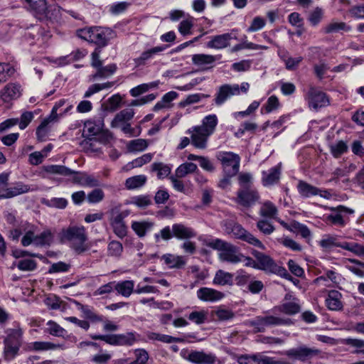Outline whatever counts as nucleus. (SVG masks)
<instances>
[{
	"mask_svg": "<svg viewBox=\"0 0 364 364\" xmlns=\"http://www.w3.org/2000/svg\"><path fill=\"white\" fill-rule=\"evenodd\" d=\"M54 239V233L50 229H46L40 234H36L35 246L45 247L50 246Z\"/></svg>",
	"mask_w": 364,
	"mask_h": 364,
	"instance_id": "nucleus-35",
	"label": "nucleus"
},
{
	"mask_svg": "<svg viewBox=\"0 0 364 364\" xmlns=\"http://www.w3.org/2000/svg\"><path fill=\"white\" fill-rule=\"evenodd\" d=\"M240 95V85L237 84H225L219 87L214 99L217 105H223L228 99Z\"/></svg>",
	"mask_w": 364,
	"mask_h": 364,
	"instance_id": "nucleus-15",
	"label": "nucleus"
},
{
	"mask_svg": "<svg viewBox=\"0 0 364 364\" xmlns=\"http://www.w3.org/2000/svg\"><path fill=\"white\" fill-rule=\"evenodd\" d=\"M65 348L67 347L63 343H54L48 341H35L28 345V349L30 351H46Z\"/></svg>",
	"mask_w": 364,
	"mask_h": 364,
	"instance_id": "nucleus-21",
	"label": "nucleus"
},
{
	"mask_svg": "<svg viewBox=\"0 0 364 364\" xmlns=\"http://www.w3.org/2000/svg\"><path fill=\"white\" fill-rule=\"evenodd\" d=\"M252 255L257 260V269L276 274L289 280H292V277L288 273L287 270L284 267L278 265L270 256L257 250H253Z\"/></svg>",
	"mask_w": 364,
	"mask_h": 364,
	"instance_id": "nucleus-5",
	"label": "nucleus"
},
{
	"mask_svg": "<svg viewBox=\"0 0 364 364\" xmlns=\"http://www.w3.org/2000/svg\"><path fill=\"white\" fill-rule=\"evenodd\" d=\"M131 203L139 208H145L151 204V200L149 196L141 195L132 198Z\"/></svg>",
	"mask_w": 364,
	"mask_h": 364,
	"instance_id": "nucleus-64",
	"label": "nucleus"
},
{
	"mask_svg": "<svg viewBox=\"0 0 364 364\" xmlns=\"http://www.w3.org/2000/svg\"><path fill=\"white\" fill-rule=\"evenodd\" d=\"M341 299L342 294L338 291L331 290L326 299V305L331 311H339L343 308Z\"/></svg>",
	"mask_w": 364,
	"mask_h": 364,
	"instance_id": "nucleus-24",
	"label": "nucleus"
},
{
	"mask_svg": "<svg viewBox=\"0 0 364 364\" xmlns=\"http://www.w3.org/2000/svg\"><path fill=\"white\" fill-rule=\"evenodd\" d=\"M341 31L348 32L351 31V27L347 25L345 22H338L335 20H332L322 28V32L325 34L338 33Z\"/></svg>",
	"mask_w": 364,
	"mask_h": 364,
	"instance_id": "nucleus-31",
	"label": "nucleus"
},
{
	"mask_svg": "<svg viewBox=\"0 0 364 364\" xmlns=\"http://www.w3.org/2000/svg\"><path fill=\"white\" fill-rule=\"evenodd\" d=\"M232 39L231 34L223 33L221 35L215 36L212 39L207 43V47L214 49H223L230 45V41Z\"/></svg>",
	"mask_w": 364,
	"mask_h": 364,
	"instance_id": "nucleus-25",
	"label": "nucleus"
},
{
	"mask_svg": "<svg viewBox=\"0 0 364 364\" xmlns=\"http://www.w3.org/2000/svg\"><path fill=\"white\" fill-rule=\"evenodd\" d=\"M135 359L129 364H146L149 358V353L144 348L134 350Z\"/></svg>",
	"mask_w": 364,
	"mask_h": 364,
	"instance_id": "nucleus-55",
	"label": "nucleus"
},
{
	"mask_svg": "<svg viewBox=\"0 0 364 364\" xmlns=\"http://www.w3.org/2000/svg\"><path fill=\"white\" fill-rule=\"evenodd\" d=\"M296 188L300 196L304 198L317 196L319 193V188L301 180L298 182Z\"/></svg>",
	"mask_w": 364,
	"mask_h": 364,
	"instance_id": "nucleus-33",
	"label": "nucleus"
},
{
	"mask_svg": "<svg viewBox=\"0 0 364 364\" xmlns=\"http://www.w3.org/2000/svg\"><path fill=\"white\" fill-rule=\"evenodd\" d=\"M29 8L33 10L38 18L43 16L51 18L50 11H48L46 0H25Z\"/></svg>",
	"mask_w": 364,
	"mask_h": 364,
	"instance_id": "nucleus-23",
	"label": "nucleus"
},
{
	"mask_svg": "<svg viewBox=\"0 0 364 364\" xmlns=\"http://www.w3.org/2000/svg\"><path fill=\"white\" fill-rule=\"evenodd\" d=\"M146 337L151 341H159L165 343H172L174 342L182 343L184 341L183 338L173 337L169 335L161 334L155 332H147Z\"/></svg>",
	"mask_w": 364,
	"mask_h": 364,
	"instance_id": "nucleus-38",
	"label": "nucleus"
},
{
	"mask_svg": "<svg viewBox=\"0 0 364 364\" xmlns=\"http://www.w3.org/2000/svg\"><path fill=\"white\" fill-rule=\"evenodd\" d=\"M37 227L27 222L21 223L17 228L10 230L9 238L14 241H18L23 235L21 243L23 247L31 245H35Z\"/></svg>",
	"mask_w": 364,
	"mask_h": 364,
	"instance_id": "nucleus-7",
	"label": "nucleus"
},
{
	"mask_svg": "<svg viewBox=\"0 0 364 364\" xmlns=\"http://www.w3.org/2000/svg\"><path fill=\"white\" fill-rule=\"evenodd\" d=\"M280 169L278 166L273 167L267 171L262 172V183L264 186H271L277 183L280 177Z\"/></svg>",
	"mask_w": 364,
	"mask_h": 364,
	"instance_id": "nucleus-32",
	"label": "nucleus"
},
{
	"mask_svg": "<svg viewBox=\"0 0 364 364\" xmlns=\"http://www.w3.org/2000/svg\"><path fill=\"white\" fill-rule=\"evenodd\" d=\"M285 53H287V52H284L283 55H281L280 53H279V55L285 63L286 68L288 70H296L300 63L303 60V58L301 56L296 58L287 57Z\"/></svg>",
	"mask_w": 364,
	"mask_h": 364,
	"instance_id": "nucleus-50",
	"label": "nucleus"
},
{
	"mask_svg": "<svg viewBox=\"0 0 364 364\" xmlns=\"http://www.w3.org/2000/svg\"><path fill=\"white\" fill-rule=\"evenodd\" d=\"M154 226V223L149 221H134L132 224V228L134 232L140 237L146 235L148 230H150Z\"/></svg>",
	"mask_w": 364,
	"mask_h": 364,
	"instance_id": "nucleus-41",
	"label": "nucleus"
},
{
	"mask_svg": "<svg viewBox=\"0 0 364 364\" xmlns=\"http://www.w3.org/2000/svg\"><path fill=\"white\" fill-rule=\"evenodd\" d=\"M9 174L2 173L0 174V199L9 198L10 188L8 187Z\"/></svg>",
	"mask_w": 364,
	"mask_h": 364,
	"instance_id": "nucleus-54",
	"label": "nucleus"
},
{
	"mask_svg": "<svg viewBox=\"0 0 364 364\" xmlns=\"http://www.w3.org/2000/svg\"><path fill=\"white\" fill-rule=\"evenodd\" d=\"M14 73V68L9 63H0V83L6 81Z\"/></svg>",
	"mask_w": 364,
	"mask_h": 364,
	"instance_id": "nucleus-61",
	"label": "nucleus"
},
{
	"mask_svg": "<svg viewBox=\"0 0 364 364\" xmlns=\"http://www.w3.org/2000/svg\"><path fill=\"white\" fill-rule=\"evenodd\" d=\"M289 318H282L274 316H257L251 321V325L259 332H263L266 327L291 324Z\"/></svg>",
	"mask_w": 364,
	"mask_h": 364,
	"instance_id": "nucleus-10",
	"label": "nucleus"
},
{
	"mask_svg": "<svg viewBox=\"0 0 364 364\" xmlns=\"http://www.w3.org/2000/svg\"><path fill=\"white\" fill-rule=\"evenodd\" d=\"M134 115V111L132 108L122 109L117 113L112 121V127L122 126L125 123H129Z\"/></svg>",
	"mask_w": 364,
	"mask_h": 364,
	"instance_id": "nucleus-30",
	"label": "nucleus"
},
{
	"mask_svg": "<svg viewBox=\"0 0 364 364\" xmlns=\"http://www.w3.org/2000/svg\"><path fill=\"white\" fill-rule=\"evenodd\" d=\"M93 340H100L111 346H132L140 340V335L135 331L125 333L92 335Z\"/></svg>",
	"mask_w": 364,
	"mask_h": 364,
	"instance_id": "nucleus-6",
	"label": "nucleus"
},
{
	"mask_svg": "<svg viewBox=\"0 0 364 364\" xmlns=\"http://www.w3.org/2000/svg\"><path fill=\"white\" fill-rule=\"evenodd\" d=\"M60 237L62 242H68L70 247L77 255H82L90 249L86 230L82 225H73L63 229Z\"/></svg>",
	"mask_w": 364,
	"mask_h": 364,
	"instance_id": "nucleus-1",
	"label": "nucleus"
},
{
	"mask_svg": "<svg viewBox=\"0 0 364 364\" xmlns=\"http://www.w3.org/2000/svg\"><path fill=\"white\" fill-rule=\"evenodd\" d=\"M205 245L218 250V257L223 262L231 264L241 262L242 252L240 248L230 242L216 238L206 240Z\"/></svg>",
	"mask_w": 364,
	"mask_h": 364,
	"instance_id": "nucleus-3",
	"label": "nucleus"
},
{
	"mask_svg": "<svg viewBox=\"0 0 364 364\" xmlns=\"http://www.w3.org/2000/svg\"><path fill=\"white\" fill-rule=\"evenodd\" d=\"M187 132L191 135V144L193 146L200 149H205L207 147V142L209 136L208 133L198 126L193 127Z\"/></svg>",
	"mask_w": 364,
	"mask_h": 364,
	"instance_id": "nucleus-16",
	"label": "nucleus"
},
{
	"mask_svg": "<svg viewBox=\"0 0 364 364\" xmlns=\"http://www.w3.org/2000/svg\"><path fill=\"white\" fill-rule=\"evenodd\" d=\"M34 190L35 188H31L28 185L18 183L14 187L10 188L9 198Z\"/></svg>",
	"mask_w": 364,
	"mask_h": 364,
	"instance_id": "nucleus-57",
	"label": "nucleus"
},
{
	"mask_svg": "<svg viewBox=\"0 0 364 364\" xmlns=\"http://www.w3.org/2000/svg\"><path fill=\"white\" fill-rule=\"evenodd\" d=\"M108 255L112 257H119L123 252L122 244L117 240H112L108 244Z\"/></svg>",
	"mask_w": 364,
	"mask_h": 364,
	"instance_id": "nucleus-59",
	"label": "nucleus"
},
{
	"mask_svg": "<svg viewBox=\"0 0 364 364\" xmlns=\"http://www.w3.org/2000/svg\"><path fill=\"white\" fill-rule=\"evenodd\" d=\"M116 70L117 66L114 64H110L105 67L101 66L97 68L96 73L93 75L92 77L93 79L107 77L114 74Z\"/></svg>",
	"mask_w": 364,
	"mask_h": 364,
	"instance_id": "nucleus-53",
	"label": "nucleus"
},
{
	"mask_svg": "<svg viewBox=\"0 0 364 364\" xmlns=\"http://www.w3.org/2000/svg\"><path fill=\"white\" fill-rule=\"evenodd\" d=\"M320 353L318 349L309 348L305 346L294 348L286 350L283 354L290 358L304 361L307 358L317 355Z\"/></svg>",
	"mask_w": 364,
	"mask_h": 364,
	"instance_id": "nucleus-14",
	"label": "nucleus"
},
{
	"mask_svg": "<svg viewBox=\"0 0 364 364\" xmlns=\"http://www.w3.org/2000/svg\"><path fill=\"white\" fill-rule=\"evenodd\" d=\"M194 25V18L188 15V17L182 20L178 26V32L183 36H186L192 34V29Z\"/></svg>",
	"mask_w": 364,
	"mask_h": 364,
	"instance_id": "nucleus-43",
	"label": "nucleus"
},
{
	"mask_svg": "<svg viewBox=\"0 0 364 364\" xmlns=\"http://www.w3.org/2000/svg\"><path fill=\"white\" fill-rule=\"evenodd\" d=\"M319 245L324 250H330L334 247H339L340 242L337 236L326 235L319 241Z\"/></svg>",
	"mask_w": 364,
	"mask_h": 364,
	"instance_id": "nucleus-51",
	"label": "nucleus"
},
{
	"mask_svg": "<svg viewBox=\"0 0 364 364\" xmlns=\"http://www.w3.org/2000/svg\"><path fill=\"white\" fill-rule=\"evenodd\" d=\"M198 299L205 302H215L224 298L225 294L215 289L201 287L196 292Z\"/></svg>",
	"mask_w": 364,
	"mask_h": 364,
	"instance_id": "nucleus-17",
	"label": "nucleus"
},
{
	"mask_svg": "<svg viewBox=\"0 0 364 364\" xmlns=\"http://www.w3.org/2000/svg\"><path fill=\"white\" fill-rule=\"evenodd\" d=\"M134 282L132 280H124L119 282H114V289L119 294L124 297H129L134 292Z\"/></svg>",
	"mask_w": 364,
	"mask_h": 364,
	"instance_id": "nucleus-34",
	"label": "nucleus"
},
{
	"mask_svg": "<svg viewBox=\"0 0 364 364\" xmlns=\"http://www.w3.org/2000/svg\"><path fill=\"white\" fill-rule=\"evenodd\" d=\"M100 132V127L94 122L87 121L83 127L82 135L86 137L95 136Z\"/></svg>",
	"mask_w": 364,
	"mask_h": 364,
	"instance_id": "nucleus-60",
	"label": "nucleus"
},
{
	"mask_svg": "<svg viewBox=\"0 0 364 364\" xmlns=\"http://www.w3.org/2000/svg\"><path fill=\"white\" fill-rule=\"evenodd\" d=\"M178 96V94L175 91H170L166 93L161 100L154 105L153 110L157 112L161 109L169 107L171 102L176 99Z\"/></svg>",
	"mask_w": 364,
	"mask_h": 364,
	"instance_id": "nucleus-40",
	"label": "nucleus"
},
{
	"mask_svg": "<svg viewBox=\"0 0 364 364\" xmlns=\"http://www.w3.org/2000/svg\"><path fill=\"white\" fill-rule=\"evenodd\" d=\"M331 152L335 158L340 157L343 154L347 151L348 146L343 141H339L330 146Z\"/></svg>",
	"mask_w": 364,
	"mask_h": 364,
	"instance_id": "nucleus-63",
	"label": "nucleus"
},
{
	"mask_svg": "<svg viewBox=\"0 0 364 364\" xmlns=\"http://www.w3.org/2000/svg\"><path fill=\"white\" fill-rule=\"evenodd\" d=\"M231 235L232 237L245 241L254 247H258L262 250H265V246L264 244L252 233L242 228V226L239 223H237L235 228L233 229Z\"/></svg>",
	"mask_w": 364,
	"mask_h": 364,
	"instance_id": "nucleus-12",
	"label": "nucleus"
},
{
	"mask_svg": "<svg viewBox=\"0 0 364 364\" xmlns=\"http://www.w3.org/2000/svg\"><path fill=\"white\" fill-rule=\"evenodd\" d=\"M197 168V165L192 162L184 163L176 168V176L178 178H183L188 173L195 172Z\"/></svg>",
	"mask_w": 364,
	"mask_h": 364,
	"instance_id": "nucleus-49",
	"label": "nucleus"
},
{
	"mask_svg": "<svg viewBox=\"0 0 364 364\" xmlns=\"http://www.w3.org/2000/svg\"><path fill=\"white\" fill-rule=\"evenodd\" d=\"M6 336L4 340V355L6 360H12L18 354L22 344L23 331L18 323L15 328L5 331Z\"/></svg>",
	"mask_w": 364,
	"mask_h": 364,
	"instance_id": "nucleus-4",
	"label": "nucleus"
},
{
	"mask_svg": "<svg viewBox=\"0 0 364 364\" xmlns=\"http://www.w3.org/2000/svg\"><path fill=\"white\" fill-rule=\"evenodd\" d=\"M259 213L260 216L266 218L274 219L277 222L278 209L271 201L267 200L262 203Z\"/></svg>",
	"mask_w": 364,
	"mask_h": 364,
	"instance_id": "nucleus-29",
	"label": "nucleus"
},
{
	"mask_svg": "<svg viewBox=\"0 0 364 364\" xmlns=\"http://www.w3.org/2000/svg\"><path fill=\"white\" fill-rule=\"evenodd\" d=\"M168 46H159L153 47L141 53V54L134 59L137 66L145 65L149 60H151L154 55L162 53L167 48Z\"/></svg>",
	"mask_w": 364,
	"mask_h": 364,
	"instance_id": "nucleus-22",
	"label": "nucleus"
},
{
	"mask_svg": "<svg viewBox=\"0 0 364 364\" xmlns=\"http://www.w3.org/2000/svg\"><path fill=\"white\" fill-rule=\"evenodd\" d=\"M259 194L255 188L252 186L242 187L237 191L235 202L247 208L253 205L259 200Z\"/></svg>",
	"mask_w": 364,
	"mask_h": 364,
	"instance_id": "nucleus-11",
	"label": "nucleus"
},
{
	"mask_svg": "<svg viewBox=\"0 0 364 364\" xmlns=\"http://www.w3.org/2000/svg\"><path fill=\"white\" fill-rule=\"evenodd\" d=\"M46 325L48 326L46 331L53 336L62 337L66 333V331L63 327L52 320L48 321Z\"/></svg>",
	"mask_w": 364,
	"mask_h": 364,
	"instance_id": "nucleus-52",
	"label": "nucleus"
},
{
	"mask_svg": "<svg viewBox=\"0 0 364 364\" xmlns=\"http://www.w3.org/2000/svg\"><path fill=\"white\" fill-rule=\"evenodd\" d=\"M188 318L196 324H203L208 318V313L205 310L194 311L189 314Z\"/></svg>",
	"mask_w": 364,
	"mask_h": 364,
	"instance_id": "nucleus-56",
	"label": "nucleus"
},
{
	"mask_svg": "<svg viewBox=\"0 0 364 364\" xmlns=\"http://www.w3.org/2000/svg\"><path fill=\"white\" fill-rule=\"evenodd\" d=\"M256 226L260 232L264 235H269L275 230L274 225L265 219L259 220L257 222Z\"/></svg>",
	"mask_w": 364,
	"mask_h": 364,
	"instance_id": "nucleus-58",
	"label": "nucleus"
},
{
	"mask_svg": "<svg viewBox=\"0 0 364 364\" xmlns=\"http://www.w3.org/2000/svg\"><path fill=\"white\" fill-rule=\"evenodd\" d=\"M306 100L309 107L314 109L325 107L329 103L326 95L321 90L314 87H310L306 95Z\"/></svg>",
	"mask_w": 364,
	"mask_h": 364,
	"instance_id": "nucleus-13",
	"label": "nucleus"
},
{
	"mask_svg": "<svg viewBox=\"0 0 364 364\" xmlns=\"http://www.w3.org/2000/svg\"><path fill=\"white\" fill-rule=\"evenodd\" d=\"M334 212L328 216V220L334 225L344 226L346 224L345 216L348 214H353L354 210L347 207L339 205L337 208H332Z\"/></svg>",
	"mask_w": 364,
	"mask_h": 364,
	"instance_id": "nucleus-19",
	"label": "nucleus"
},
{
	"mask_svg": "<svg viewBox=\"0 0 364 364\" xmlns=\"http://www.w3.org/2000/svg\"><path fill=\"white\" fill-rule=\"evenodd\" d=\"M129 215V210L120 211L117 208H112L109 212V224L114 233L119 238L122 239L127 235L128 228L124 220Z\"/></svg>",
	"mask_w": 364,
	"mask_h": 364,
	"instance_id": "nucleus-9",
	"label": "nucleus"
},
{
	"mask_svg": "<svg viewBox=\"0 0 364 364\" xmlns=\"http://www.w3.org/2000/svg\"><path fill=\"white\" fill-rule=\"evenodd\" d=\"M216 158L220 161L225 175L235 176L240 168V157L233 152L220 151Z\"/></svg>",
	"mask_w": 364,
	"mask_h": 364,
	"instance_id": "nucleus-8",
	"label": "nucleus"
},
{
	"mask_svg": "<svg viewBox=\"0 0 364 364\" xmlns=\"http://www.w3.org/2000/svg\"><path fill=\"white\" fill-rule=\"evenodd\" d=\"M210 95H208L200 93L189 95L184 100H182L178 103V106L180 107H185L187 105L198 102L202 98L208 97Z\"/></svg>",
	"mask_w": 364,
	"mask_h": 364,
	"instance_id": "nucleus-62",
	"label": "nucleus"
},
{
	"mask_svg": "<svg viewBox=\"0 0 364 364\" xmlns=\"http://www.w3.org/2000/svg\"><path fill=\"white\" fill-rule=\"evenodd\" d=\"M339 247L348 250L357 256H364V245L356 242H340Z\"/></svg>",
	"mask_w": 364,
	"mask_h": 364,
	"instance_id": "nucleus-46",
	"label": "nucleus"
},
{
	"mask_svg": "<svg viewBox=\"0 0 364 364\" xmlns=\"http://www.w3.org/2000/svg\"><path fill=\"white\" fill-rule=\"evenodd\" d=\"M20 95V86L14 83L7 84L1 91V98L6 102L18 98Z\"/></svg>",
	"mask_w": 364,
	"mask_h": 364,
	"instance_id": "nucleus-26",
	"label": "nucleus"
},
{
	"mask_svg": "<svg viewBox=\"0 0 364 364\" xmlns=\"http://www.w3.org/2000/svg\"><path fill=\"white\" fill-rule=\"evenodd\" d=\"M162 259L170 268H182L186 261L182 256L166 254L162 256Z\"/></svg>",
	"mask_w": 364,
	"mask_h": 364,
	"instance_id": "nucleus-39",
	"label": "nucleus"
},
{
	"mask_svg": "<svg viewBox=\"0 0 364 364\" xmlns=\"http://www.w3.org/2000/svg\"><path fill=\"white\" fill-rule=\"evenodd\" d=\"M147 178L144 175H137L128 178L125 181V187L128 190L136 189L142 187L146 182Z\"/></svg>",
	"mask_w": 364,
	"mask_h": 364,
	"instance_id": "nucleus-42",
	"label": "nucleus"
},
{
	"mask_svg": "<svg viewBox=\"0 0 364 364\" xmlns=\"http://www.w3.org/2000/svg\"><path fill=\"white\" fill-rule=\"evenodd\" d=\"M220 55H212L208 54H195L192 56L193 63L200 68L202 70H207L213 68V64Z\"/></svg>",
	"mask_w": 364,
	"mask_h": 364,
	"instance_id": "nucleus-18",
	"label": "nucleus"
},
{
	"mask_svg": "<svg viewBox=\"0 0 364 364\" xmlns=\"http://www.w3.org/2000/svg\"><path fill=\"white\" fill-rule=\"evenodd\" d=\"M114 85V82H107L104 83L93 84L89 87L84 94V97L88 98L92 95L102 90L111 88Z\"/></svg>",
	"mask_w": 364,
	"mask_h": 364,
	"instance_id": "nucleus-45",
	"label": "nucleus"
},
{
	"mask_svg": "<svg viewBox=\"0 0 364 364\" xmlns=\"http://www.w3.org/2000/svg\"><path fill=\"white\" fill-rule=\"evenodd\" d=\"M172 232L174 237L178 240H189L196 236V231L182 223H175L172 225Z\"/></svg>",
	"mask_w": 364,
	"mask_h": 364,
	"instance_id": "nucleus-20",
	"label": "nucleus"
},
{
	"mask_svg": "<svg viewBox=\"0 0 364 364\" xmlns=\"http://www.w3.org/2000/svg\"><path fill=\"white\" fill-rule=\"evenodd\" d=\"M77 36L89 43L99 47H105L108 42L116 38L115 32L109 28L93 26L78 29Z\"/></svg>",
	"mask_w": 364,
	"mask_h": 364,
	"instance_id": "nucleus-2",
	"label": "nucleus"
},
{
	"mask_svg": "<svg viewBox=\"0 0 364 364\" xmlns=\"http://www.w3.org/2000/svg\"><path fill=\"white\" fill-rule=\"evenodd\" d=\"M218 119L215 114H209L205 116L203 120L200 125L198 127L203 129L205 132H206L210 135H212L215 131V128L218 125Z\"/></svg>",
	"mask_w": 364,
	"mask_h": 364,
	"instance_id": "nucleus-36",
	"label": "nucleus"
},
{
	"mask_svg": "<svg viewBox=\"0 0 364 364\" xmlns=\"http://www.w3.org/2000/svg\"><path fill=\"white\" fill-rule=\"evenodd\" d=\"M151 171L156 172L159 179L167 177L171 173V167L162 162L154 163L151 165Z\"/></svg>",
	"mask_w": 364,
	"mask_h": 364,
	"instance_id": "nucleus-47",
	"label": "nucleus"
},
{
	"mask_svg": "<svg viewBox=\"0 0 364 364\" xmlns=\"http://www.w3.org/2000/svg\"><path fill=\"white\" fill-rule=\"evenodd\" d=\"M213 283L215 285L231 286L233 283V275L230 272L219 269L215 272Z\"/></svg>",
	"mask_w": 364,
	"mask_h": 364,
	"instance_id": "nucleus-37",
	"label": "nucleus"
},
{
	"mask_svg": "<svg viewBox=\"0 0 364 364\" xmlns=\"http://www.w3.org/2000/svg\"><path fill=\"white\" fill-rule=\"evenodd\" d=\"M147 140L144 139H137L132 140L127 144V149L129 152L143 151L148 147Z\"/></svg>",
	"mask_w": 364,
	"mask_h": 364,
	"instance_id": "nucleus-48",
	"label": "nucleus"
},
{
	"mask_svg": "<svg viewBox=\"0 0 364 364\" xmlns=\"http://www.w3.org/2000/svg\"><path fill=\"white\" fill-rule=\"evenodd\" d=\"M276 309L287 315H294L301 311V306L299 300L294 297L291 301L283 302L281 305L277 306Z\"/></svg>",
	"mask_w": 364,
	"mask_h": 364,
	"instance_id": "nucleus-27",
	"label": "nucleus"
},
{
	"mask_svg": "<svg viewBox=\"0 0 364 364\" xmlns=\"http://www.w3.org/2000/svg\"><path fill=\"white\" fill-rule=\"evenodd\" d=\"M191 362L198 364H213L215 362V356L212 354H207L204 352L193 351L188 355Z\"/></svg>",
	"mask_w": 364,
	"mask_h": 364,
	"instance_id": "nucleus-28",
	"label": "nucleus"
},
{
	"mask_svg": "<svg viewBox=\"0 0 364 364\" xmlns=\"http://www.w3.org/2000/svg\"><path fill=\"white\" fill-rule=\"evenodd\" d=\"M159 84V81L151 82L149 83L141 84L136 87H133L130 90V95L132 97H138L140 95L147 92L151 88L157 87Z\"/></svg>",
	"mask_w": 364,
	"mask_h": 364,
	"instance_id": "nucleus-44",
	"label": "nucleus"
}]
</instances>
